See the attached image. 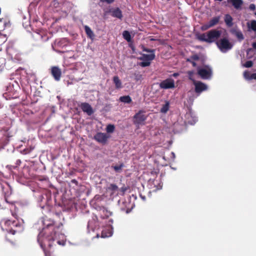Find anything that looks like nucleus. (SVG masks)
Listing matches in <instances>:
<instances>
[{
  "label": "nucleus",
  "mask_w": 256,
  "mask_h": 256,
  "mask_svg": "<svg viewBox=\"0 0 256 256\" xmlns=\"http://www.w3.org/2000/svg\"><path fill=\"white\" fill-rule=\"evenodd\" d=\"M40 223L44 227L38 236V242L43 249L45 256H52L50 252H46V246L50 248L54 244V242L60 246H64L66 240V236L63 234L57 233L53 226V221L48 218H42Z\"/></svg>",
  "instance_id": "f257e3e1"
},
{
  "label": "nucleus",
  "mask_w": 256,
  "mask_h": 256,
  "mask_svg": "<svg viewBox=\"0 0 256 256\" xmlns=\"http://www.w3.org/2000/svg\"><path fill=\"white\" fill-rule=\"evenodd\" d=\"M222 32L216 29L212 30L206 32L198 36V38L200 41L212 43L218 41L220 38Z\"/></svg>",
  "instance_id": "f03ea898"
},
{
  "label": "nucleus",
  "mask_w": 256,
  "mask_h": 256,
  "mask_svg": "<svg viewBox=\"0 0 256 256\" xmlns=\"http://www.w3.org/2000/svg\"><path fill=\"white\" fill-rule=\"evenodd\" d=\"M5 225L10 226L9 229H6L8 232V234L6 236V238L8 236L14 235L16 232H22L23 230L22 225L16 220H6L5 221Z\"/></svg>",
  "instance_id": "7ed1b4c3"
},
{
  "label": "nucleus",
  "mask_w": 256,
  "mask_h": 256,
  "mask_svg": "<svg viewBox=\"0 0 256 256\" xmlns=\"http://www.w3.org/2000/svg\"><path fill=\"white\" fill-rule=\"evenodd\" d=\"M189 78L193 81L195 86V91L197 94H200L202 92L208 89V86L204 83L196 81L194 79V74L195 72L192 71L188 72Z\"/></svg>",
  "instance_id": "20e7f679"
},
{
  "label": "nucleus",
  "mask_w": 256,
  "mask_h": 256,
  "mask_svg": "<svg viewBox=\"0 0 256 256\" xmlns=\"http://www.w3.org/2000/svg\"><path fill=\"white\" fill-rule=\"evenodd\" d=\"M216 44L220 51L223 53L228 52L232 48V44L226 38H224L216 41Z\"/></svg>",
  "instance_id": "39448f33"
},
{
  "label": "nucleus",
  "mask_w": 256,
  "mask_h": 256,
  "mask_svg": "<svg viewBox=\"0 0 256 256\" xmlns=\"http://www.w3.org/2000/svg\"><path fill=\"white\" fill-rule=\"evenodd\" d=\"M198 74L202 79H209L212 74V68L208 66L198 68Z\"/></svg>",
  "instance_id": "423d86ee"
},
{
  "label": "nucleus",
  "mask_w": 256,
  "mask_h": 256,
  "mask_svg": "<svg viewBox=\"0 0 256 256\" xmlns=\"http://www.w3.org/2000/svg\"><path fill=\"white\" fill-rule=\"evenodd\" d=\"M155 58V54H141L139 59L142 62L140 64L142 67L148 66L150 64V62Z\"/></svg>",
  "instance_id": "0eeeda50"
},
{
  "label": "nucleus",
  "mask_w": 256,
  "mask_h": 256,
  "mask_svg": "<svg viewBox=\"0 0 256 256\" xmlns=\"http://www.w3.org/2000/svg\"><path fill=\"white\" fill-rule=\"evenodd\" d=\"M159 86L164 90L174 88H175L174 80L172 78H166L159 84Z\"/></svg>",
  "instance_id": "6e6552de"
},
{
  "label": "nucleus",
  "mask_w": 256,
  "mask_h": 256,
  "mask_svg": "<svg viewBox=\"0 0 256 256\" xmlns=\"http://www.w3.org/2000/svg\"><path fill=\"white\" fill-rule=\"evenodd\" d=\"M220 18V16H217L212 18L209 22L204 24L201 26V30H206L208 28L214 26L218 23Z\"/></svg>",
  "instance_id": "1a4fd4ad"
},
{
  "label": "nucleus",
  "mask_w": 256,
  "mask_h": 256,
  "mask_svg": "<svg viewBox=\"0 0 256 256\" xmlns=\"http://www.w3.org/2000/svg\"><path fill=\"white\" fill-rule=\"evenodd\" d=\"M134 123L136 124H144L146 120L147 116L144 114V112L140 110L134 116Z\"/></svg>",
  "instance_id": "9d476101"
},
{
  "label": "nucleus",
  "mask_w": 256,
  "mask_h": 256,
  "mask_svg": "<svg viewBox=\"0 0 256 256\" xmlns=\"http://www.w3.org/2000/svg\"><path fill=\"white\" fill-rule=\"evenodd\" d=\"M150 188H154L153 191H156L160 190L162 188V184L159 180L150 179L148 182Z\"/></svg>",
  "instance_id": "9b49d317"
},
{
  "label": "nucleus",
  "mask_w": 256,
  "mask_h": 256,
  "mask_svg": "<svg viewBox=\"0 0 256 256\" xmlns=\"http://www.w3.org/2000/svg\"><path fill=\"white\" fill-rule=\"evenodd\" d=\"M109 136L106 134L102 132H98L94 136V139L101 144H105Z\"/></svg>",
  "instance_id": "f8f14e48"
},
{
  "label": "nucleus",
  "mask_w": 256,
  "mask_h": 256,
  "mask_svg": "<svg viewBox=\"0 0 256 256\" xmlns=\"http://www.w3.org/2000/svg\"><path fill=\"white\" fill-rule=\"evenodd\" d=\"M186 118L187 122L190 124H194L198 120L197 117L190 110H189V111L186 112Z\"/></svg>",
  "instance_id": "ddd939ff"
},
{
  "label": "nucleus",
  "mask_w": 256,
  "mask_h": 256,
  "mask_svg": "<svg viewBox=\"0 0 256 256\" xmlns=\"http://www.w3.org/2000/svg\"><path fill=\"white\" fill-rule=\"evenodd\" d=\"M118 186L113 184H110L106 188V190L108 192L110 193L111 196H114L118 194Z\"/></svg>",
  "instance_id": "4468645a"
},
{
  "label": "nucleus",
  "mask_w": 256,
  "mask_h": 256,
  "mask_svg": "<svg viewBox=\"0 0 256 256\" xmlns=\"http://www.w3.org/2000/svg\"><path fill=\"white\" fill-rule=\"evenodd\" d=\"M80 108L84 112L87 114L88 116H91L93 112V110L92 106L86 102L82 103L80 104Z\"/></svg>",
  "instance_id": "2eb2a0df"
},
{
  "label": "nucleus",
  "mask_w": 256,
  "mask_h": 256,
  "mask_svg": "<svg viewBox=\"0 0 256 256\" xmlns=\"http://www.w3.org/2000/svg\"><path fill=\"white\" fill-rule=\"evenodd\" d=\"M113 228L112 226L110 224L108 227L105 228L102 232V238H108L112 235Z\"/></svg>",
  "instance_id": "dca6fc26"
},
{
  "label": "nucleus",
  "mask_w": 256,
  "mask_h": 256,
  "mask_svg": "<svg viewBox=\"0 0 256 256\" xmlns=\"http://www.w3.org/2000/svg\"><path fill=\"white\" fill-rule=\"evenodd\" d=\"M228 2L232 4L234 8L237 10H241L243 4L242 0H227Z\"/></svg>",
  "instance_id": "f3484780"
},
{
  "label": "nucleus",
  "mask_w": 256,
  "mask_h": 256,
  "mask_svg": "<svg viewBox=\"0 0 256 256\" xmlns=\"http://www.w3.org/2000/svg\"><path fill=\"white\" fill-rule=\"evenodd\" d=\"M1 22L3 24L4 30H6L7 34H9L11 30V24L10 20L8 18H1Z\"/></svg>",
  "instance_id": "a211bd4d"
},
{
  "label": "nucleus",
  "mask_w": 256,
  "mask_h": 256,
  "mask_svg": "<svg viewBox=\"0 0 256 256\" xmlns=\"http://www.w3.org/2000/svg\"><path fill=\"white\" fill-rule=\"evenodd\" d=\"M51 72L55 80L58 81L60 80L61 76V70L58 68L56 66L52 67V68Z\"/></svg>",
  "instance_id": "6ab92c4d"
},
{
  "label": "nucleus",
  "mask_w": 256,
  "mask_h": 256,
  "mask_svg": "<svg viewBox=\"0 0 256 256\" xmlns=\"http://www.w3.org/2000/svg\"><path fill=\"white\" fill-rule=\"evenodd\" d=\"M244 78L248 80H256V72L252 73V72L246 70L244 72Z\"/></svg>",
  "instance_id": "aec40b11"
},
{
  "label": "nucleus",
  "mask_w": 256,
  "mask_h": 256,
  "mask_svg": "<svg viewBox=\"0 0 256 256\" xmlns=\"http://www.w3.org/2000/svg\"><path fill=\"white\" fill-rule=\"evenodd\" d=\"M112 16L114 17L121 18L122 16V11L119 8L112 9L110 10Z\"/></svg>",
  "instance_id": "412c9836"
},
{
  "label": "nucleus",
  "mask_w": 256,
  "mask_h": 256,
  "mask_svg": "<svg viewBox=\"0 0 256 256\" xmlns=\"http://www.w3.org/2000/svg\"><path fill=\"white\" fill-rule=\"evenodd\" d=\"M232 20L233 18L230 14H226L224 15V21L228 27H231L233 26Z\"/></svg>",
  "instance_id": "4be33fe9"
},
{
  "label": "nucleus",
  "mask_w": 256,
  "mask_h": 256,
  "mask_svg": "<svg viewBox=\"0 0 256 256\" xmlns=\"http://www.w3.org/2000/svg\"><path fill=\"white\" fill-rule=\"evenodd\" d=\"M231 32L240 40H242L244 39L243 34L240 30L237 28H234Z\"/></svg>",
  "instance_id": "5701e85b"
},
{
  "label": "nucleus",
  "mask_w": 256,
  "mask_h": 256,
  "mask_svg": "<svg viewBox=\"0 0 256 256\" xmlns=\"http://www.w3.org/2000/svg\"><path fill=\"white\" fill-rule=\"evenodd\" d=\"M113 81L116 89H120L122 88V82L118 76H114L113 78Z\"/></svg>",
  "instance_id": "b1692460"
},
{
  "label": "nucleus",
  "mask_w": 256,
  "mask_h": 256,
  "mask_svg": "<svg viewBox=\"0 0 256 256\" xmlns=\"http://www.w3.org/2000/svg\"><path fill=\"white\" fill-rule=\"evenodd\" d=\"M169 108L170 102L168 101H166L165 104L162 106L160 112L162 114H166Z\"/></svg>",
  "instance_id": "393cba45"
},
{
  "label": "nucleus",
  "mask_w": 256,
  "mask_h": 256,
  "mask_svg": "<svg viewBox=\"0 0 256 256\" xmlns=\"http://www.w3.org/2000/svg\"><path fill=\"white\" fill-rule=\"evenodd\" d=\"M84 30H85V32L87 34V36L90 38L92 39L94 36V34L92 30L90 29V28L87 26H84Z\"/></svg>",
  "instance_id": "a878e982"
},
{
  "label": "nucleus",
  "mask_w": 256,
  "mask_h": 256,
  "mask_svg": "<svg viewBox=\"0 0 256 256\" xmlns=\"http://www.w3.org/2000/svg\"><path fill=\"white\" fill-rule=\"evenodd\" d=\"M120 100L125 104H130L132 102V98L129 96H124L120 98Z\"/></svg>",
  "instance_id": "bb28decb"
},
{
  "label": "nucleus",
  "mask_w": 256,
  "mask_h": 256,
  "mask_svg": "<svg viewBox=\"0 0 256 256\" xmlns=\"http://www.w3.org/2000/svg\"><path fill=\"white\" fill-rule=\"evenodd\" d=\"M102 214L104 215V216H105L106 218L112 215V212H110V210H108L107 208H106L102 207L100 208V210Z\"/></svg>",
  "instance_id": "cd10ccee"
},
{
  "label": "nucleus",
  "mask_w": 256,
  "mask_h": 256,
  "mask_svg": "<svg viewBox=\"0 0 256 256\" xmlns=\"http://www.w3.org/2000/svg\"><path fill=\"white\" fill-rule=\"evenodd\" d=\"M122 36L128 42H130L131 40V36L130 32L128 31H124L123 32Z\"/></svg>",
  "instance_id": "c85d7f7f"
},
{
  "label": "nucleus",
  "mask_w": 256,
  "mask_h": 256,
  "mask_svg": "<svg viewBox=\"0 0 256 256\" xmlns=\"http://www.w3.org/2000/svg\"><path fill=\"white\" fill-rule=\"evenodd\" d=\"M248 27L252 30L256 32V20H252L250 24H248Z\"/></svg>",
  "instance_id": "c756f323"
},
{
  "label": "nucleus",
  "mask_w": 256,
  "mask_h": 256,
  "mask_svg": "<svg viewBox=\"0 0 256 256\" xmlns=\"http://www.w3.org/2000/svg\"><path fill=\"white\" fill-rule=\"evenodd\" d=\"M123 167H124L123 164H120V165L114 166H112V168H113L114 169V170L117 172H120V171Z\"/></svg>",
  "instance_id": "7c9ffc66"
},
{
  "label": "nucleus",
  "mask_w": 256,
  "mask_h": 256,
  "mask_svg": "<svg viewBox=\"0 0 256 256\" xmlns=\"http://www.w3.org/2000/svg\"><path fill=\"white\" fill-rule=\"evenodd\" d=\"M114 125L112 124H108L106 126V132L108 133H112L114 131Z\"/></svg>",
  "instance_id": "2f4dec72"
},
{
  "label": "nucleus",
  "mask_w": 256,
  "mask_h": 256,
  "mask_svg": "<svg viewBox=\"0 0 256 256\" xmlns=\"http://www.w3.org/2000/svg\"><path fill=\"white\" fill-rule=\"evenodd\" d=\"M59 4L58 0H52L51 2L50 6L54 8H57Z\"/></svg>",
  "instance_id": "473e14b6"
},
{
  "label": "nucleus",
  "mask_w": 256,
  "mask_h": 256,
  "mask_svg": "<svg viewBox=\"0 0 256 256\" xmlns=\"http://www.w3.org/2000/svg\"><path fill=\"white\" fill-rule=\"evenodd\" d=\"M252 62L251 60L247 61L244 65L246 68H250L252 66Z\"/></svg>",
  "instance_id": "72a5a7b5"
},
{
  "label": "nucleus",
  "mask_w": 256,
  "mask_h": 256,
  "mask_svg": "<svg viewBox=\"0 0 256 256\" xmlns=\"http://www.w3.org/2000/svg\"><path fill=\"white\" fill-rule=\"evenodd\" d=\"M143 51L149 52L150 54H154L155 50L153 49H148L146 48H144Z\"/></svg>",
  "instance_id": "f704fd0d"
},
{
  "label": "nucleus",
  "mask_w": 256,
  "mask_h": 256,
  "mask_svg": "<svg viewBox=\"0 0 256 256\" xmlns=\"http://www.w3.org/2000/svg\"><path fill=\"white\" fill-rule=\"evenodd\" d=\"M6 36H7V34H2L1 33V41H4V42H5L6 40Z\"/></svg>",
  "instance_id": "c9c22d12"
},
{
  "label": "nucleus",
  "mask_w": 256,
  "mask_h": 256,
  "mask_svg": "<svg viewBox=\"0 0 256 256\" xmlns=\"http://www.w3.org/2000/svg\"><path fill=\"white\" fill-rule=\"evenodd\" d=\"M88 229L90 232V230H94V228L92 226V222H89L88 224Z\"/></svg>",
  "instance_id": "e433bc0d"
},
{
  "label": "nucleus",
  "mask_w": 256,
  "mask_h": 256,
  "mask_svg": "<svg viewBox=\"0 0 256 256\" xmlns=\"http://www.w3.org/2000/svg\"><path fill=\"white\" fill-rule=\"evenodd\" d=\"M34 149V147L30 146V148L24 150L25 154H27L31 152Z\"/></svg>",
  "instance_id": "4c0bfd02"
},
{
  "label": "nucleus",
  "mask_w": 256,
  "mask_h": 256,
  "mask_svg": "<svg viewBox=\"0 0 256 256\" xmlns=\"http://www.w3.org/2000/svg\"><path fill=\"white\" fill-rule=\"evenodd\" d=\"M101 2H106L107 4H110L114 2V0H100Z\"/></svg>",
  "instance_id": "58836bf2"
},
{
  "label": "nucleus",
  "mask_w": 256,
  "mask_h": 256,
  "mask_svg": "<svg viewBox=\"0 0 256 256\" xmlns=\"http://www.w3.org/2000/svg\"><path fill=\"white\" fill-rule=\"evenodd\" d=\"M249 8L250 10H254L256 9V6L254 4H250V5Z\"/></svg>",
  "instance_id": "ea45409f"
},
{
  "label": "nucleus",
  "mask_w": 256,
  "mask_h": 256,
  "mask_svg": "<svg viewBox=\"0 0 256 256\" xmlns=\"http://www.w3.org/2000/svg\"><path fill=\"white\" fill-rule=\"evenodd\" d=\"M191 59L194 60H198V57L197 56H192Z\"/></svg>",
  "instance_id": "a19ab883"
},
{
  "label": "nucleus",
  "mask_w": 256,
  "mask_h": 256,
  "mask_svg": "<svg viewBox=\"0 0 256 256\" xmlns=\"http://www.w3.org/2000/svg\"><path fill=\"white\" fill-rule=\"evenodd\" d=\"M253 52V49H252V48H248V50H247V51H246L247 54H248V55H249V54H250V52Z\"/></svg>",
  "instance_id": "79ce46f5"
},
{
  "label": "nucleus",
  "mask_w": 256,
  "mask_h": 256,
  "mask_svg": "<svg viewBox=\"0 0 256 256\" xmlns=\"http://www.w3.org/2000/svg\"><path fill=\"white\" fill-rule=\"evenodd\" d=\"M252 48L256 50V42L252 43Z\"/></svg>",
  "instance_id": "37998d69"
},
{
  "label": "nucleus",
  "mask_w": 256,
  "mask_h": 256,
  "mask_svg": "<svg viewBox=\"0 0 256 256\" xmlns=\"http://www.w3.org/2000/svg\"><path fill=\"white\" fill-rule=\"evenodd\" d=\"M188 61L190 62L194 66H196V62L194 61H191L190 60H188Z\"/></svg>",
  "instance_id": "c03bdc74"
},
{
  "label": "nucleus",
  "mask_w": 256,
  "mask_h": 256,
  "mask_svg": "<svg viewBox=\"0 0 256 256\" xmlns=\"http://www.w3.org/2000/svg\"><path fill=\"white\" fill-rule=\"evenodd\" d=\"M194 98H190L189 99H188V100L190 101V103L191 104H192V102H193V100H194Z\"/></svg>",
  "instance_id": "a18cd8bd"
},
{
  "label": "nucleus",
  "mask_w": 256,
  "mask_h": 256,
  "mask_svg": "<svg viewBox=\"0 0 256 256\" xmlns=\"http://www.w3.org/2000/svg\"><path fill=\"white\" fill-rule=\"evenodd\" d=\"M43 198H44L43 196L40 195L39 197V200L42 201Z\"/></svg>",
  "instance_id": "49530a36"
},
{
  "label": "nucleus",
  "mask_w": 256,
  "mask_h": 256,
  "mask_svg": "<svg viewBox=\"0 0 256 256\" xmlns=\"http://www.w3.org/2000/svg\"><path fill=\"white\" fill-rule=\"evenodd\" d=\"M171 154L172 155L173 158H175V154H174V152H171Z\"/></svg>",
  "instance_id": "de8ad7c7"
},
{
  "label": "nucleus",
  "mask_w": 256,
  "mask_h": 256,
  "mask_svg": "<svg viewBox=\"0 0 256 256\" xmlns=\"http://www.w3.org/2000/svg\"><path fill=\"white\" fill-rule=\"evenodd\" d=\"M178 76V73H174L173 74V76H174V77H176V76Z\"/></svg>",
  "instance_id": "09e8293b"
},
{
  "label": "nucleus",
  "mask_w": 256,
  "mask_h": 256,
  "mask_svg": "<svg viewBox=\"0 0 256 256\" xmlns=\"http://www.w3.org/2000/svg\"><path fill=\"white\" fill-rule=\"evenodd\" d=\"M130 212V210H129V209H127L126 210V214H128Z\"/></svg>",
  "instance_id": "8fccbe9b"
},
{
  "label": "nucleus",
  "mask_w": 256,
  "mask_h": 256,
  "mask_svg": "<svg viewBox=\"0 0 256 256\" xmlns=\"http://www.w3.org/2000/svg\"><path fill=\"white\" fill-rule=\"evenodd\" d=\"M110 223H111V224H112V223L113 222V220H112V219H110Z\"/></svg>",
  "instance_id": "3c124183"
},
{
  "label": "nucleus",
  "mask_w": 256,
  "mask_h": 256,
  "mask_svg": "<svg viewBox=\"0 0 256 256\" xmlns=\"http://www.w3.org/2000/svg\"><path fill=\"white\" fill-rule=\"evenodd\" d=\"M141 198H142L144 200L146 199L145 196H141Z\"/></svg>",
  "instance_id": "603ef678"
},
{
  "label": "nucleus",
  "mask_w": 256,
  "mask_h": 256,
  "mask_svg": "<svg viewBox=\"0 0 256 256\" xmlns=\"http://www.w3.org/2000/svg\"><path fill=\"white\" fill-rule=\"evenodd\" d=\"M122 190L123 192H124L125 191V189H124V188H122Z\"/></svg>",
  "instance_id": "864d4df0"
},
{
  "label": "nucleus",
  "mask_w": 256,
  "mask_h": 256,
  "mask_svg": "<svg viewBox=\"0 0 256 256\" xmlns=\"http://www.w3.org/2000/svg\"><path fill=\"white\" fill-rule=\"evenodd\" d=\"M98 196H95V198H98Z\"/></svg>",
  "instance_id": "5fc2aeb1"
},
{
  "label": "nucleus",
  "mask_w": 256,
  "mask_h": 256,
  "mask_svg": "<svg viewBox=\"0 0 256 256\" xmlns=\"http://www.w3.org/2000/svg\"><path fill=\"white\" fill-rule=\"evenodd\" d=\"M60 226H59L58 227V229L59 228H60Z\"/></svg>",
  "instance_id": "6e6d98bb"
},
{
  "label": "nucleus",
  "mask_w": 256,
  "mask_h": 256,
  "mask_svg": "<svg viewBox=\"0 0 256 256\" xmlns=\"http://www.w3.org/2000/svg\"><path fill=\"white\" fill-rule=\"evenodd\" d=\"M6 202H8L7 199L6 198Z\"/></svg>",
  "instance_id": "4d7b16f0"
},
{
  "label": "nucleus",
  "mask_w": 256,
  "mask_h": 256,
  "mask_svg": "<svg viewBox=\"0 0 256 256\" xmlns=\"http://www.w3.org/2000/svg\"><path fill=\"white\" fill-rule=\"evenodd\" d=\"M254 14H255V16H256V12H255Z\"/></svg>",
  "instance_id": "13d9d810"
}]
</instances>
